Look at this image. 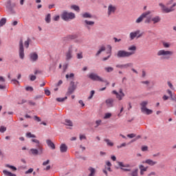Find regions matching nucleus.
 Wrapping results in <instances>:
<instances>
[{"mask_svg":"<svg viewBox=\"0 0 176 176\" xmlns=\"http://www.w3.org/2000/svg\"><path fill=\"white\" fill-rule=\"evenodd\" d=\"M151 21L153 22V24H157V23H160V21H162V18L160 16H155L153 17L147 16L144 20V23L151 24Z\"/></svg>","mask_w":176,"mask_h":176,"instance_id":"423d86ee","label":"nucleus"},{"mask_svg":"<svg viewBox=\"0 0 176 176\" xmlns=\"http://www.w3.org/2000/svg\"><path fill=\"white\" fill-rule=\"evenodd\" d=\"M53 20H54V21H58V20H60V16L56 15V16H54Z\"/></svg>","mask_w":176,"mask_h":176,"instance_id":"603ef678","label":"nucleus"},{"mask_svg":"<svg viewBox=\"0 0 176 176\" xmlns=\"http://www.w3.org/2000/svg\"><path fill=\"white\" fill-rule=\"evenodd\" d=\"M127 137L129 138H134V137H135V134H134V133L128 134Z\"/></svg>","mask_w":176,"mask_h":176,"instance_id":"5fc2aeb1","label":"nucleus"},{"mask_svg":"<svg viewBox=\"0 0 176 176\" xmlns=\"http://www.w3.org/2000/svg\"><path fill=\"white\" fill-rule=\"evenodd\" d=\"M31 42V38H28L27 41L24 42V46L26 47V49H28L30 47V43Z\"/></svg>","mask_w":176,"mask_h":176,"instance_id":"2f4dec72","label":"nucleus"},{"mask_svg":"<svg viewBox=\"0 0 176 176\" xmlns=\"http://www.w3.org/2000/svg\"><path fill=\"white\" fill-rule=\"evenodd\" d=\"M60 17L64 21H71V20L76 18V15L74 12H68L67 10H65L61 14Z\"/></svg>","mask_w":176,"mask_h":176,"instance_id":"7ed1b4c3","label":"nucleus"},{"mask_svg":"<svg viewBox=\"0 0 176 176\" xmlns=\"http://www.w3.org/2000/svg\"><path fill=\"white\" fill-rule=\"evenodd\" d=\"M117 163L119 167H120V170H122V171H126V172L131 171V169L130 168L131 167L130 164H124L122 162H118Z\"/></svg>","mask_w":176,"mask_h":176,"instance_id":"ddd939ff","label":"nucleus"},{"mask_svg":"<svg viewBox=\"0 0 176 176\" xmlns=\"http://www.w3.org/2000/svg\"><path fill=\"white\" fill-rule=\"evenodd\" d=\"M34 120H36V122H41V118L36 116H34Z\"/></svg>","mask_w":176,"mask_h":176,"instance_id":"338daca9","label":"nucleus"},{"mask_svg":"<svg viewBox=\"0 0 176 176\" xmlns=\"http://www.w3.org/2000/svg\"><path fill=\"white\" fill-rule=\"evenodd\" d=\"M88 78L91 79V80H94L97 82H103L104 83H106V85L108 86L109 85V82L107 80H104L102 78H101L100 76H98L96 73H91L88 75Z\"/></svg>","mask_w":176,"mask_h":176,"instance_id":"39448f33","label":"nucleus"},{"mask_svg":"<svg viewBox=\"0 0 176 176\" xmlns=\"http://www.w3.org/2000/svg\"><path fill=\"white\" fill-rule=\"evenodd\" d=\"M105 46H102L100 47V48L98 50V51L97 52V53L96 54V56H100V54H101V53H102V52H105Z\"/></svg>","mask_w":176,"mask_h":176,"instance_id":"cd10ccee","label":"nucleus"},{"mask_svg":"<svg viewBox=\"0 0 176 176\" xmlns=\"http://www.w3.org/2000/svg\"><path fill=\"white\" fill-rule=\"evenodd\" d=\"M94 93H96L94 90L91 91L90 96L88 97V100H91V98H93V96H94Z\"/></svg>","mask_w":176,"mask_h":176,"instance_id":"09e8293b","label":"nucleus"},{"mask_svg":"<svg viewBox=\"0 0 176 176\" xmlns=\"http://www.w3.org/2000/svg\"><path fill=\"white\" fill-rule=\"evenodd\" d=\"M89 170H90V174L88 176H94L96 174V169H94V168L90 167Z\"/></svg>","mask_w":176,"mask_h":176,"instance_id":"473e14b6","label":"nucleus"},{"mask_svg":"<svg viewBox=\"0 0 176 176\" xmlns=\"http://www.w3.org/2000/svg\"><path fill=\"white\" fill-rule=\"evenodd\" d=\"M102 122V121L101 120H98L96 121V126L95 128L97 129V127H98V126H101V123Z\"/></svg>","mask_w":176,"mask_h":176,"instance_id":"37998d69","label":"nucleus"},{"mask_svg":"<svg viewBox=\"0 0 176 176\" xmlns=\"http://www.w3.org/2000/svg\"><path fill=\"white\" fill-rule=\"evenodd\" d=\"M78 102L80 105H82V107H85V103L83 102V100H80Z\"/></svg>","mask_w":176,"mask_h":176,"instance_id":"774afa93","label":"nucleus"},{"mask_svg":"<svg viewBox=\"0 0 176 176\" xmlns=\"http://www.w3.org/2000/svg\"><path fill=\"white\" fill-rule=\"evenodd\" d=\"M141 83H142V85H146V86H149V81L148 80L142 81Z\"/></svg>","mask_w":176,"mask_h":176,"instance_id":"4d7b16f0","label":"nucleus"},{"mask_svg":"<svg viewBox=\"0 0 176 176\" xmlns=\"http://www.w3.org/2000/svg\"><path fill=\"white\" fill-rule=\"evenodd\" d=\"M65 126H69V127H72V126H74L72 121H71V120H68V119L65 120Z\"/></svg>","mask_w":176,"mask_h":176,"instance_id":"c756f323","label":"nucleus"},{"mask_svg":"<svg viewBox=\"0 0 176 176\" xmlns=\"http://www.w3.org/2000/svg\"><path fill=\"white\" fill-rule=\"evenodd\" d=\"M6 167H8V168H10L12 171H17V168H16L14 166L6 164Z\"/></svg>","mask_w":176,"mask_h":176,"instance_id":"4c0bfd02","label":"nucleus"},{"mask_svg":"<svg viewBox=\"0 0 176 176\" xmlns=\"http://www.w3.org/2000/svg\"><path fill=\"white\" fill-rule=\"evenodd\" d=\"M32 142H35V144H36L37 148L41 147V146L39 145V140L36 139H32Z\"/></svg>","mask_w":176,"mask_h":176,"instance_id":"c03bdc74","label":"nucleus"},{"mask_svg":"<svg viewBox=\"0 0 176 176\" xmlns=\"http://www.w3.org/2000/svg\"><path fill=\"white\" fill-rule=\"evenodd\" d=\"M80 141H82V140H86V135H80Z\"/></svg>","mask_w":176,"mask_h":176,"instance_id":"e2e57ef3","label":"nucleus"},{"mask_svg":"<svg viewBox=\"0 0 176 176\" xmlns=\"http://www.w3.org/2000/svg\"><path fill=\"white\" fill-rule=\"evenodd\" d=\"M142 36V34H141V30H140L131 32L129 34L130 41H134V39H135V38H137V39H138V38H141Z\"/></svg>","mask_w":176,"mask_h":176,"instance_id":"1a4fd4ad","label":"nucleus"},{"mask_svg":"<svg viewBox=\"0 0 176 176\" xmlns=\"http://www.w3.org/2000/svg\"><path fill=\"white\" fill-rule=\"evenodd\" d=\"M3 174H4V175H6V176H17V175H16V174H13L11 172H9L6 170H3Z\"/></svg>","mask_w":176,"mask_h":176,"instance_id":"c85d7f7f","label":"nucleus"},{"mask_svg":"<svg viewBox=\"0 0 176 176\" xmlns=\"http://www.w3.org/2000/svg\"><path fill=\"white\" fill-rule=\"evenodd\" d=\"M104 71H106V72H113V67H104Z\"/></svg>","mask_w":176,"mask_h":176,"instance_id":"ea45409f","label":"nucleus"},{"mask_svg":"<svg viewBox=\"0 0 176 176\" xmlns=\"http://www.w3.org/2000/svg\"><path fill=\"white\" fill-rule=\"evenodd\" d=\"M104 142L107 143L108 146H113V142H112L109 139H104Z\"/></svg>","mask_w":176,"mask_h":176,"instance_id":"7c9ffc66","label":"nucleus"},{"mask_svg":"<svg viewBox=\"0 0 176 176\" xmlns=\"http://www.w3.org/2000/svg\"><path fill=\"white\" fill-rule=\"evenodd\" d=\"M151 13H152V12L151 11H146L145 12H143L136 20H135V23L136 24H140V23H142L143 20L144 19L148 18V16H149V14H151Z\"/></svg>","mask_w":176,"mask_h":176,"instance_id":"f8f14e48","label":"nucleus"},{"mask_svg":"<svg viewBox=\"0 0 176 176\" xmlns=\"http://www.w3.org/2000/svg\"><path fill=\"white\" fill-rule=\"evenodd\" d=\"M112 94L116 95V98H117V100H118V101H122V100H123V98H124L126 96V94L123 93V89L122 88L119 89V92L116 91V90L112 91Z\"/></svg>","mask_w":176,"mask_h":176,"instance_id":"9d476101","label":"nucleus"},{"mask_svg":"<svg viewBox=\"0 0 176 176\" xmlns=\"http://www.w3.org/2000/svg\"><path fill=\"white\" fill-rule=\"evenodd\" d=\"M45 94L46 96H50V91L48 89H45Z\"/></svg>","mask_w":176,"mask_h":176,"instance_id":"69168bd1","label":"nucleus"},{"mask_svg":"<svg viewBox=\"0 0 176 176\" xmlns=\"http://www.w3.org/2000/svg\"><path fill=\"white\" fill-rule=\"evenodd\" d=\"M173 54H174V52L167 50H160L157 52V56L160 57L161 60H170Z\"/></svg>","mask_w":176,"mask_h":176,"instance_id":"f03ea898","label":"nucleus"},{"mask_svg":"<svg viewBox=\"0 0 176 176\" xmlns=\"http://www.w3.org/2000/svg\"><path fill=\"white\" fill-rule=\"evenodd\" d=\"M111 117H112V113H106L104 114V116L103 119H109Z\"/></svg>","mask_w":176,"mask_h":176,"instance_id":"a19ab883","label":"nucleus"},{"mask_svg":"<svg viewBox=\"0 0 176 176\" xmlns=\"http://www.w3.org/2000/svg\"><path fill=\"white\" fill-rule=\"evenodd\" d=\"M162 46L164 49H170L171 47V43L162 41Z\"/></svg>","mask_w":176,"mask_h":176,"instance_id":"393cba45","label":"nucleus"},{"mask_svg":"<svg viewBox=\"0 0 176 176\" xmlns=\"http://www.w3.org/2000/svg\"><path fill=\"white\" fill-rule=\"evenodd\" d=\"M35 79H36V76H35L34 75H30V80H32V82H34Z\"/></svg>","mask_w":176,"mask_h":176,"instance_id":"6e6d98bb","label":"nucleus"},{"mask_svg":"<svg viewBox=\"0 0 176 176\" xmlns=\"http://www.w3.org/2000/svg\"><path fill=\"white\" fill-rule=\"evenodd\" d=\"M6 6L9 9L12 13L14 12V8H16V3H12V0H8L6 3Z\"/></svg>","mask_w":176,"mask_h":176,"instance_id":"f3484780","label":"nucleus"},{"mask_svg":"<svg viewBox=\"0 0 176 176\" xmlns=\"http://www.w3.org/2000/svg\"><path fill=\"white\" fill-rule=\"evenodd\" d=\"M128 51L126 50H118L117 52L118 58H127L129 57H131V56L135 54V52L137 50V47L135 45H132L128 47Z\"/></svg>","mask_w":176,"mask_h":176,"instance_id":"f257e3e1","label":"nucleus"},{"mask_svg":"<svg viewBox=\"0 0 176 176\" xmlns=\"http://www.w3.org/2000/svg\"><path fill=\"white\" fill-rule=\"evenodd\" d=\"M167 85H168V87H170V89H171V90H175V88H174V85H173L171 82L168 81Z\"/></svg>","mask_w":176,"mask_h":176,"instance_id":"a18cd8bd","label":"nucleus"},{"mask_svg":"<svg viewBox=\"0 0 176 176\" xmlns=\"http://www.w3.org/2000/svg\"><path fill=\"white\" fill-rule=\"evenodd\" d=\"M7 128L5 126H0V133H5L6 131Z\"/></svg>","mask_w":176,"mask_h":176,"instance_id":"49530a36","label":"nucleus"},{"mask_svg":"<svg viewBox=\"0 0 176 176\" xmlns=\"http://www.w3.org/2000/svg\"><path fill=\"white\" fill-rule=\"evenodd\" d=\"M142 152H145V151H148V146H142Z\"/></svg>","mask_w":176,"mask_h":176,"instance_id":"680f3d73","label":"nucleus"},{"mask_svg":"<svg viewBox=\"0 0 176 176\" xmlns=\"http://www.w3.org/2000/svg\"><path fill=\"white\" fill-rule=\"evenodd\" d=\"M25 90L26 91H34V88L32 87H26Z\"/></svg>","mask_w":176,"mask_h":176,"instance_id":"8fccbe9b","label":"nucleus"},{"mask_svg":"<svg viewBox=\"0 0 176 176\" xmlns=\"http://www.w3.org/2000/svg\"><path fill=\"white\" fill-rule=\"evenodd\" d=\"M30 61H37L38 60V54L36 52L31 53L30 55Z\"/></svg>","mask_w":176,"mask_h":176,"instance_id":"412c9836","label":"nucleus"},{"mask_svg":"<svg viewBox=\"0 0 176 176\" xmlns=\"http://www.w3.org/2000/svg\"><path fill=\"white\" fill-rule=\"evenodd\" d=\"M46 144L49 148H51V149H56V145H54V143H53L51 140H47Z\"/></svg>","mask_w":176,"mask_h":176,"instance_id":"5701e85b","label":"nucleus"},{"mask_svg":"<svg viewBox=\"0 0 176 176\" xmlns=\"http://www.w3.org/2000/svg\"><path fill=\"white\" fill-rule=\"evenodd\" d=\"M141 105V111L142 113H146V115H152L153 113V111L146 108L148 105V101H143L140 103Z\"/></svg>","mask_w":176,"mask_h":176,"instance_id":"0eeeda50","label":"nucleus"},{"mask_svg":"<svg viewBox=\"0 0 176 176\" xmlns=\"http://www.w3.org/2000/svg\"><path fill=\"white\" fill-rule=\"evenodd\" d=\"M6 24V18H2L0 20V27H3Z\"/></svg>","mask_w":176,"mask_h":176,"instance_id":"72a5a7b5","label":"nucleus"},{"mask_svg":"<svg viewBox=\"0 0 176 176\" xmlns=\"http://www.w3.org/2000/svg\"><path fill=\"white\" fill-rule=\"evenodd\" d=\"M75 90H76V85H75V82L72 81L70 82V86L68 88L67 95L71 96V94H72V93H74V91H75Z\"/></svg>","mask_w":176,"mask_h":176,"instance_id":"dca6fc26","label":"nucleus"},{"mask_svg":"<svg viewBox=\"0 0 176 176\" xmlns=\"http://www.w3.org/2000/svg\"><path fill=\"white\" fill-rule=\"evenodd\" d=\"M67 97L65 96L64 98H57L56 100L58 101V102H64L65 100H67Z\"/></svg>","mask_w":176,"mask_h":176,"instance_id":"58836bf2","label":"nucleus"},{"mask_svg":"<svg viewBox=\"0 0 176 176\" xmlns=\"http://www.w3.org/2000/svg\"><path fill=\"white\" fill-rule=\"evenodd\" d=\"M77 58L78 60H80V59L83 58V53H82V52L78 53L77 54Z\"/></svg>","mask_w":176,"mask_h":176,"instance_id":"de8ad7c7","label":"nucleus"},{"mask_svg":"<svg viewBox=\"0 0 176 176\" xmlns=\"http://www.w3.org/2000/svg\"><path fill=\"white\" fill-rule=\"evenodd\" d=\"M142 164H148V166H155V164H157V162L156 161H153L151 159H147L144 161H142Z\"/></svg>","mask_w":176,"mask_h":176,"instance_id":"6ab92c4d","label":"nucleus"},{"mask_svg":"<svg viewBox=\"0 0 176 176\" xmlns=\"http://www.w3.org/2000/svg\"><path fill=\"white\" fill-rule=\"evenodd\" d=\"M51 17H52V15H50V14H47V16H45V19L46 23H50V21L52 20Z\"/></svg>","mask_w":176,"mask_h":176,"instance_id":"f704fd0d","label":"nucleus"},{"mask_svg":"<svg viewBox=\"0 0 176 176\" xmlns=\"http://www.w3.org/2000/svg\"><path fill=\"white\" fill-rule=\"evenodd\" d=\"M26 137L28 138H36V136L32 133H31V132H28L26 133Z\"/></svg>","mask_w":176,"mask_h":176,"instance_id":"c9c22d12","label":"nucleus"},{"mask_svg":"<svg viewBox=\"0 0 176 176\" xmlns=\"http://www.w3.org/2000/svg\"><path fill=\"white\" fill-rule=\"evenodd\" d=\"M74 49H75V45H70L68 46L67 50L65 54L66 61H70V60H72V58L74 57Z\"/></svg>","mask_w":176,"mask_h":176,"instance_id":"20e7f679","label":"nucleus"},{"mask_svg":"<svg viewBox=\"0 0 176 176\" xmlns=\"http://www.w3.org/2000/svg\"><path fill=\"white\" fill-rule=\"evenodd\" d=\"M133 67L132 63L124 64V68H131Z\"/></svg>","mask_w":176,"mask_h":176,"instance_id":"79ce46f5","label":"nucleus"},{"mask_svg":"<svg viewBox=\"0 0 176 176\" xmlns=\"http://www.w3.org/2000/svg\"><path fill=\"white\" fill-rule=\"evenodd\" d=\"M105 104L107 108H113L115 105V99L109 98L105 100Z\"/></svg>","mask_w":176,"mask_h":176,"instance_id":"a211bd4d","label":"nucleus"},{"mask_svg":"<svg viewBox=\"0 0 176 176\" xmlns=\"http://www.w3.org/2000/svg\"><path fill=\"white\" fill-rule=\"evenodd\" d=\"M82 19H93V15L90 12H84L81 14Z\"/></svg>","mask_w":176,"mask_h":176,"instance_id":"b1692460","label":"nucleus"},{"mask_svg":"<svg viewBox=\"0 0 176 176\" xmlns=\"http://www.w3.org/2000/svg\"><path fill=\"white\" fill-rule=\"evenodd\" d=\"M67 68H68V63H65L63 65V71H67Z\"/></svg>","mask_w":176,"mask_h":176,"instance_id":"bf43d9fd","label":"nucleus"},{"mask_svg":"<svg viewBox=\"0 0 176 176\" xmlns=\"http://www.w3.org/2000/svg\"><path fill=\"white\" fill-rule=\"evenodd\" d=\"M70 9H72V10H75V12H80V8H79V6L77 5H72L70 6Z\"/></svg>","mask_w":176,"mask_h":176,"instance_id":"a878e982","label":"nucleus"},{"mask_svg":"<svg viewBox=\"0 0 176 176\" xmlns=\"http://www.w3.org/2000/svg\"><path fill=\"white\" fill-rule=\"evenodd\" d=\"M28 104H29L30 105H32L33 107H35V105H36L35 102H33L32 100H30V101L28 102Z\"/></svg>","mask_w":176,"mask_h":176,"instance_id":"13d9d810","label":"nucleus"},{"mask_svg":"<svg viewBox=\"0 0 176 176\" xmlns=\"http://www.w3.org/2000/svg\"><path fill=\"white\" fill-rule=\"evenodd\" d=\"M82 24L84 27L87 28L89 31L91 30V27H94V24H96V22L94 21H89L87 19H85L82 21Z\"/></svg>","mask_w":176,"mask_h":176,"instance_id":"2eb2a0df","label":"nucleus"},{"mask_svg":"<svg viewBox=\"0 0 176 176\" xmlns=\"http://www.w3.org/2000/svg\"><path fill=\"white\" fill-rule=\"evenodd\" d=\"M129 176H138V168L133 169V171L128 174Z\"/></svg>","mask_w":176,"mask_h":176,"instance_id":"bb28decb","label":"nucleus"},{"mask_svg":"<svg viewBox=\"0 0 176 176\" xmlns=\"http://www.w3.org/2000/svg\"><path fill=\"white\" fill-rule=\"evenodd\" d=\"M159 6H160L162 12H164V13H170V12H173L174 10V8H175L176 6V3H174L173 4L172 6H170V8H168L167 6H164V4L160 3L159 4Z\"/></svg>","mask_w":176,"mask_h":176,"instance_id":"6e6552de","label":"nucleus"},{"mask_svg":"<svg viewBox=\"0 0 176 176\" xmlns=\"http://www.w3.org/2000/svg\"><path fill=\"white\" fill-rule=\"evenodd\" d=\"M126 145H127V144H126V143H122V144H121L120 146H118L117 148H118V149H120V148H123V146H126Z\"/></svg>","mask_w":176,"mask_h":176,"instance_id":"864d4df0","label":"nucleus"},{"mask_svg":"<svg viewBox=\"0 0 176 176\" xmlns=\"http://www.w3.org/2000/svg\"><path fill=\"white\" fill-rule=\"evenodd\" d=\"M60 151L61 153H65L67 151H68V146H67V144H62L60 146Z\"/></svg>","mask_w":176,"mask_h":176,"instance_id":"4be33fe9","label":"nucleus"},{"mask_svg":"<svg viewBox=\"0 0 176 176\" xmlns=\"http://www.w3.org/2000/svg\"><path fill=\"white\" fill-rule=\"evenodd\" d=\"M50 163V160H47V161L43 162V166H47Z\"/></svg>","mask_w":176,"mask_h":176,"instance_id":"052dcab7","label":"nucleus"},{"mask_svg":"<svg viewBox=\"0 0 176 176\" xmlns=\"http://www.w3.org/2000/svg\"><path fill=\"white\" fill-rule=\"evenodd\" d=\"M116 68H120L121 69H123L124 65H116Z\"/></svg>","mask_w":176,"mask_h":176,"instance_id":"0e129e2a","label":"nucleus"},{"mask_svg":"<svg viewBox=\"0 0 176 176\" xmlns=\"http://www.w3.org/2000/svg\"><path fill=\"white\" fill-rule=\"evenodd\" d=\"M34 171V168H30L29 170H28L27 171L25 172V174H31L32 173H33Z\"/></svg>","mask_w":176,"mask_h":176,"instance_id":"3c124183","label":"nucleus"},{"mask_svg":"<svg viewBox=\"0 0 176 176\" xmlns=\"http://www.w3.org/2000/svg\"><path fill=\"white\" fill-rule=\"evenodd\" d=\"M139 168H140V171H144L145 172V171L148 170V167H145L142 164L139 165Z\"/></svg>","mask_w":176,"mask_h":176,"instance_id":"e433bc0d","label":"nucleus"},{"mask_svg":"<svg viewBox=\"0 0 176 176\" xmlns=\"http://www.w3.org/2000/svg\"><path fill=\"white\" fill-rule=\"evenodd\" d=\"M117 9L118 8L116 6L113 4H109L107 7V15L109 16H112V14H115V13H116Z\"/></svg>","mask_w":176,"mask_h":176,"instance_id":"4468645a","label":"nucleus"},{"mask_svg":"<svg viewBox=\"0 0 176 176\" xmlns=\"http://www.w3.org/2000/svg\"><path fill=\"white\" fill-rule=\"evenodd\" d=\"M19 56L21 60H24L25 54H24V44L23 40L19 41Z\"/></svg>","mask_w":176,"mask_h":176,"instance_id":"9b49d317","label":"nucleus"},{"mask_svg":"<svg viewBox=\"0 0 176 176\" xmlns=\"http://www.w3.org/2000/svg\"><path fill=\"white\" fill-rule=\"evenodd\" d=\"M30 152L32 155H42L43 149L41 147H38V150L36 148H31Z\"/></svg>","mask_w":176,"mask_h":176,"instance_id":"aec40b11","label":"nucleus"}]
</instances>
